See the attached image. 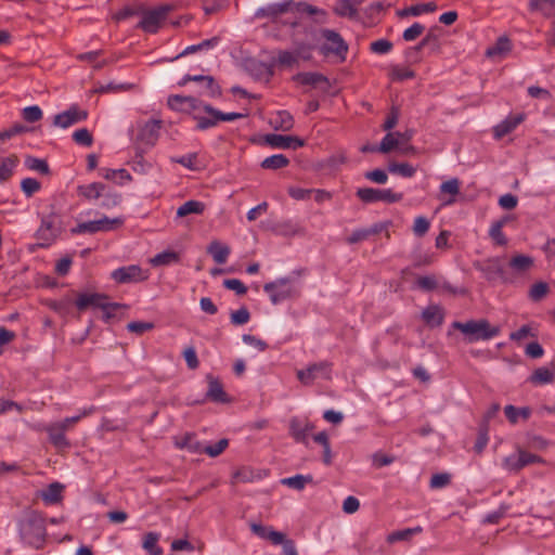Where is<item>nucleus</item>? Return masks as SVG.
Returning a JSON list of instances; mask_svg holds the SVG:
<instances>
[{"instance_id":"29","label":"nucleus","mask_w":555,"mask_h":555,"mask_svg":"<svg viewBox=\"0 0 555 555\" xmlns=\"http://www.w3.org/2000/svg\"><path fill=\"white\" fill-rule=\"evenodd\" d=\"M362 2L363 0H339L334 11L339 16L353 18L358 14V5Z\"/></svg>"},{"instance_id":"11","label":"nucleus","mask_w":555,"mask_h":555,"mask_svg":"<svg viewBox=\"0 0 555 555\" xmlns=\"http://www.w3.org/2000/svg\"><path fill=\"white\" fill-rule=\"evenodd\" d=\"M87 117V111L79 108L77 105H72L68 109L54 116L53 125L66 129L77 122L86 120Z\"/></svg>"},{"instance_id":"23","label":"nucleus","mask_w":555,"mask_h":555,"mask_svg":"<svg viewBox=\"0 0 555 555\" xmlns=\"http://www.w3.org/2000/svg\"><path fill=\"white\" fill-rule=\"evenodd\" d=\"M312 428L311 424L301 422L297 417H293L289 422V434L297 442L307 443L309 431Z\"/></svg>"},{"instance_id":"42","label":"nucleus","mask_w":555,"mask_h":555,"mask_svg":"<svg viewBox=\"0 0 555 555\" xmlns=\"http://www.w3.org/2000/svg\"><path fill=\"white\" fill-rule=\"evenodd\" d=\"M159 540V534L156 532H149L144 535L143 540V548L150 554V555H162L163 550L158 546L157 542Z\"/></svg>"},{"instance_id":"27","label":"nucleus","mask_w":555,"mask_h":555,"mask_svg":"<svg viewBox=\"0 0 555 555\" xmlns=\"http://www.w3.org/2000/svg\"><path fill=\"white\" fill-rule=\"evenodd\" d=\"M63 490L64 486L60 482H52L48 486L47 489L41 491L40 498L43 500V502L48 505L57 504L63 499Z\"/></svg>"},{"instance_id":"34","label":"nucleus","mask_w":555,"mask_h":555,"mask_svg":"<svg viewBox=\"0 0 555 555\" xmlns=\"http://www.w3.org/2000/svg\"><path fill=\"white\" fill-rule=\"evenodd\" d=\"M404 139V134L400 132H388L378 145V152L387 154L398 147L401 140Z\"/></svg>"},{"instance_id":"18","label":"nucleus","mask_w":555,"mask_h":555,"mask_svg":"<svg viewBox=\"0 0 555 555\" xmlns=\"http://www.w3.org/2000/svg\"><path fill=\"white\" fill-rule=\"evenodd\" d=\"M46 433L48 434L49 441L56 449H66L70 446L68 439L65 436L66 430L63 426H60L56 422L51 423L44 427Z\"/></svg>"},{"instance_id":"39","label":"nucleus","mask_w":555,"mask_h":555,"mask_svg":"<svg viewBox=\"0 0 555 555\" xmlns=\"http://www.w3.org/2000/svg\"><path fill=\"white\" fill-rule=\"evenodd\" d=\"M554 371L548 367H539L530 376L529 380L533 385L551 384L554 380Z\"/></svg>"},{"instance_id":"33","label":"nucleus","mask_w":555,"mask_h":555,"mask_svg":"<svg viewBox=\"0 0 555 555\" xmlns=\"http://www.w3.org/2000/svg\"><path fill=\"white\" fill-rule=\"evenodd\" d=\"M511 269L516 273H525L533 267V258L528 255H515L509 260Z\"/></svg>"},{"instance_id":"4","label":"nucleus","mask_w":555,"mask_h":555,"mask_svg":"<svg viewBox=\"0 0 555 555\" xmlns=\"http://www.w3.org/2000/svg\"><path fill=\"white\" fill-rule=\"evenodd\" d=\"M263 291L269 295L273 305L299 296V288L289 278H281L273 282L266 283Z\"/></svg>"},{"instance_id":"3","label":"nucleus","mask_w":555,"mask_h":555,"mask_svg":"<svg viewBox=\"0 0 555 555\" xmlns=\"http://www.w3.org/2000/svg\"><path fill=\"white\" fill-rule=\"evenodd\" d=\"M192 117L196 121L195 129L205 131L216 127L220 121H233L244 118L245 115L242 113H223L212 107L210 104L201 102V108L193 111Z\"/></svg>"},{"instance_id":"14","label":"nucleus","mask_w":555,"mask_h":555,"mask_svg":"<svg viewBox=\"0 0 555 555\" xmlns=\"http://www.w3.org/2000/svg\"><path fill=\"white\" fill-rule=\"evenodd\" d=\"M295 3L292 0H286L281 3H271L267 7L260 8L256 12L257 17H267L271 21H276L283 14L293 11Z\"/></svg>"},{"instance_id":"16","label":"nucleus","mask_w":555,"mask_h":555,"mask_svg":"<svg viewBox=\"0 0 555 555\" xmlns=\"http://www.w3.org/2000/svg\"><path fill=\"white\" fill-rule=\"evenodd\" d=\"M189 81L199 82V83H206L207 85V91L205 92V95L210 98H217L221 95V88L220 86L215 81L214 77L211 76H203V75H185L181 81H179V86H184Z\"/></svg>"},{"instance_id":"31","label":"nucleus","mask_w":555,"mask_h":555,"mask_svg":"<svg viewBox=\"0 0 555 555\" xmlns=\"http://www.w3.org/2000/svg\"><path fill=\"white\" fill-rule=\"evenodd\" d=\"M20 159L17 155L11 154L7 157H0V182L8 181L17 167Z\"/></svg>"},{"instance_id":"49","label":"nucleus","mask_w":555,"mask_h":555,"mask_svg":"<svg viewBox=\"0 0 555 555\" xmlns=\"http://www.w3.org/2000/svg\"><path fill=\"white\" fill-rule=\"evenodd\" d=\"M278 64L284 67H293L299 65L298 53L291 51H281L278 55Z\"/></svg>"},{"instance_id":"58","label":"nucleus","mask_w":555,"mask_h":555,"mask_svg":"<svg viewBox=\"0 0 555 555\" xmlns=\"http://www.w3.org/2000/svg\"><path fill=\"white\" fill-rule=\"evenodd\" d=\"M95 409L93 406L85 409L81 414L76 416L66 417L60 422H56L60 426H63L64 429L67 431L73 425L78 423L82 417L90 415L93 413Z\"/></svg>"},{"instance_id":"63","label":"nucleus","mask_w":555,"mask_h":555,"mask_svg":"<svg viewBox=\"0 0 555 555\" xmlns=\"http://www.w3.org/2000/svg\"><path fill=\"white\" fill-rule=\"evenodd\" d=\"M424 30H425L424 25H422L420 23H414L412 26H410L409 28H406L403 31L402 38L405 41H413L416 38H418L423 34Z\"/></svg>"},{"instance_id":"37","label":"nucleus","mask_w":555,"mask_h":555,"mask_svg":"<svg viewBox=\"0 0 555 555\" xmlns=\"http://www.w3.org/2000/svg\"><path fill=\"white\" fill-rule=\"evenodd\" d=\"M508 220V217H504L501 220H498L494 223H492L489 230V235L495 242L496 245L504 246L507 244V238L505 237L502 229Z\"/></svg>"},{"instance_id":"8","label":"nucleus","mask_w":555,"mask_h":555,"mask_svg":"<svg viewBox=\"0 0 555 555\" xmlns=\"http://www.w3.org/2000/svg\"><path fill=\"white\" fill-rule=\"evenodd\" d=\"M170 7L162 5L153 10H145L143 7L140 8V14L142 16L138 24V28H141L145 33L155 34L166 21Z\"/></svg>"},{"instance_id":"53","label":"nucleus","mask_w":555,"mask_h":555,"mask_svg":"<svg viewBox=\"0 0 555 555\" xmlns=\"http://www.w3.org/2000/svg\"><path fill=\"white\" fill-rule=\"evenodd\" d=\"M230 320L233 325H244L249 322L250 313L246 307H242L231 312Z\"/></svg>"},{"instance_id":"40","label":"nucleus","mask_w":555,"mask_h":555,"mask_svg":"<svg viewBox=\"0 0 555 555\" xmlns=\"http://www.w3.org/2000/svg\"><path fill=\"white\" fill-rule=\"evenodd\" d=\"M436 10H437V4L435 2H427V3H421V4H415V5L405 8L400 12V15L401 16H408V15L417 16V15H421L422 13L435 12Z\"/></svg>"},{"instance_id":"20","label":"nucleus","mask_w":555,"mask_h":555,"mask_svg":"<svg viewBox=\"0 0 555 555\" xmlns=\"http://www.w3.org/2000/svg\"><path fill=\"white\" fill-rule=\"evenodd\" d=\"M168 106L175 111H197L201 108V101L193 96L171 95L168 98Z\"/></svg>"},{"instance_id":"17","label":"nucleus","mask_w":555,"mask_h":555,"mask_svg":"<svg viewBox=\"0 0 555 555\" xmlns=\"http://www.w3.org/2000/svg\"><path fill=\"white\" fill-rule=\"evenodd\" d=\"M105 299H107L105 294L82 293L77 296L75 305L79 311H85L90 307L101 309Z\"/></svg>"},{"instance_id":"45","label":"nucleus","mask_w":555,"mask_h":555,"mask_svg":"<svg viewBox=\"0 0 555 555\" xmlns=\"http://www.w3.org/2000/svg\"><path fill=\"white\" fill-rule=\"evenodd\" d=\"M313 478L311 475H296L293 477L282 479V483L296 490H302L307 483L312 482Z\"/></svg>"},{"instance_id":"35","label":"nucleus","mask_w":555,"mask_h":555,"mask_svg":"<svg viewBox=\"0 0 555 555\" xmlns=\"http://www.w3.org/2000/svg\"><path fill=\"white\" fill-rule=\"evenodd\" d=\"M461 181L457 178H452L448 181L441 183L439 190L441 194H449L452 197L448 201H444V205H451L455 202V196L460 193Z\"/></svg>"},{"instance_id":"59","label":"nucleus","mask_w":555,"mask_h":555,"mask_svg":"<svg viewBox=\"0 0 555 555\" xmlns=\"http://www.w3.org/2000/svg\"><path fill=\"white\" fill-rule=\"evenodd\" d=\"M40 186V182L34 178H25L21 182V189L27 197H30L38 192Z\"/></svg>"},{"instance_id":"28","label":"nucleus","mask_w":555,"mask_h":555,"mask_svg":"<svg viewBox=\"0 0 555 555\" xmlns=\"http://www.w3.org/2000/svg\"><path fill=\"white\" fill-rule=\"evenodd\" d=\"M207 253L212 257L216 263L223 264L227 261L231 249L228 245H224L219 241H212L207 247Z\"/></svg>"},{"instance_id":"64","label":"nucleus","mask_w":555,"mask_h":555,"mask_svg":"<svg viewBox=\"0 0 555 555\" xmlns=\"http://www.w3.org/2000/svg\"><path fill=\"white\" fill-rule=\"evenodd\" d=\"M223 286L227 289L234 291L237 295L243 296L247 293V287L237 279H227L223 281Z\"/></svg>"},{"instance_id":"32","label":"nucleus","mask_w":555,"mask_h":555,"mask_svg":"<svg viewBox=\"0 0 555 555\" xmlns=\"http://www.w3.org/2000/svg\"><path fill=\"white\" fill-rule=\"evenodd\" d=\"M271 126L275 130L288 131L294 127V118L286 111H280L270 119Z\"/></svg>"},{"instance_id":"13","label":"nucleus","mask_w":555,"mask_h":555,"mask_svg":"<svg viewBox=\"0 0 555 555\" xmlns=\"http://www.w3.org/2000/svg\"><path fill=\"white\" fill-rule=\"evenodd\" d=\"M264 142L274 149H299L305 145V141L298 137L269 133L264 137Z\"/></svg>"},{"instance_id":"24","label":"nucleus","mask_w":555,"mask_h":555,"mask_svg":"<svg viewBox=\"0 0 555 555\" xmlns=\"http://www.w3.org/2000/svg\"><path fill=\"white\" fill-rule=\"evenodd\" d=\"M429 48L431 52H438L440 49V40L438 28H431L421 42L411 48L412 53H420L422 49Z\"/></svg>"},{"instance_id":"36","label":"nucleus","mask_w":555,"mask_h":555,"mask_svg":"<svg viewBox=\"0 0 555 555\" xmlns=\"http://www.w3.org/2000/svg\"><path fill=\"white\" fill-rule=\"evenodd\" d=\"M205 210V204L199 201H188L183 203L178 209H177V217L182 218L188 215L194 214V215H202Z\"/></svg>"},{"instance_id":"43","label":"nucleus","mask_w":555,"mask_h":555,"mask_svg":"<svg viewBox=\"0 0 555 555\" xmlns=\"http://www.w3.org/2000/svg\"><path fill=\"white\" fill-rule=\"evenodd\" d=\"M178 261H179V254L176 251H171V250H166V251L159 253L151 259V263L154 267L169 266V264L176 263Z\"/></svg>"},{"instance_id":"10","label":"nucleus","mask_w":555,"mask_h":555,"mask_svg":"<svg viewBox=\"0 0 555 555\" xmlns=\"http://www.w3.org/2000/svg\"><path fill=\"white\" fill-rule=\"evenodd\" d=\"M331 363L323 361L318 363L310 364L306 370H299L297 372V378L304 385H311L312 382L318 377H323L325 379L331 378Z\"/></svg>"},{"instance_id":"52","label":"nucleus","mask_w":555,"mask_h":555,"mask_svg":"<svg viewBox=\"0 0 555 555\" xmlns=\"http://www.w3.org/2000/svg\"><path fill=\"white\" fill-rule=\"evenodd\" d=\"M125 306L121 305V304H118V302H111L107 299H105L104 304H103V307H101V310L103 312L102 314V319L105 321V322H109L113 318L116 317V312L117 310L124 308Z\"/></svg>"},{"instance_id":"1","label":"nucleus","mask_w":555,"mask_h":555,"mask_svg":"<svg viewBox=\"0 0 555 555\" xmlns=\"http://www.w3.org/2000/svg\"><path fill=\"white\" fill-rule=\"evenodd\" d=\"M21 541L35 550L44 547L47 541V528L43 516L34 509L26 511L17 521Z\"/></svg>"},{"instance_id":"30","label":"nucleus","mask_w":555,"mask_h":555,"mask_svg":"<svg viewBox=\"0 0 555 555\" xmlns=\"http://www.w3.org/2000/svg\"><path fill=\"white\" fill-rule=\"evenodd\" d=\"M106 185L101 182H93L90 184L79 185L77 188L78 195L83 196L86 199H99L104 194Z\"/></svg>"},{"instance_id":"12","label":"nucleus","mask_w":555,"mask_h":555,"mask_svg":"<svg viewBox=\"0 0 555 555\" xmlns=\"http://www.w3.org/2000/svg\"><path fill=\"white\" fill-rule=\"evenodd\" d=\"M111 278L119 284H127L144 281L147 279V275L144 274L139 266L131 264L114 270L111 273Z\"/></svg>"},{"instance_id":"57","label":"nucleus","mask_w":555,"mask_h":555,"mask_svg":"<svg viewBox=\"0 0 555 555\" xmlns=\"http://www.w3.org/2000/svg\"><path fill=\"white\" fill-rule=\"evenodd\" d=\"M390 76L392 80L403 81L414 78L415 73L408 67L393 66Z\"/></svg>"},{"instance_id":"25","label":"nucleus","mask_w":555,"mask_h":555,"mask_svg":"<svg viewBox=\"0 0 555 555\" xmlns=\"http://www.w3.org/2000/svg\"><path fill=\"white\" fill-rule=\"evenodd\" d=\"M175 446L196 454H202L204 450L202 442H199L192 433H186L182 437L176 438Z\"/></svg>"},{"instance_id":"7","label":"nucleus","mask_w":555,"mask_h":555,"mask_svg":"<svg viewBox=\"0 0 555 555\" xmlns=\"http://www.w3.org/2000/svg\"><path fill=\"white\" fill-rule=\"evenodd\" d=\"M124 223V218H108L106 216L102 217L98 220H91L78 223L76 227L70 229L72 234H94L98 232H108L121 227Z\"/></svg>"},{"instance_id":"26","label":"nucleus","mask_w":555,"mask_h":555,"mask_svg":"<svg viewBox=\"0 0 555 555\" xmlns=\"http://www.w3.org/2000/svg\"><path fill=\"white\" fill-rule=\"evenodd\" d=\"M424 322L430 327H438L443 323V309L437 305H430L422 312Z\"/></svg>"},{"instance_id":"48","label":"nucleus","mask_w":555,"mask_h":555,"mask_svg":"<svg viewBox=\"0 0 555 555\" xmlns=\"http://www.w3.org/2000/svg\"><path fill=\"white\" fill-rule=\"evenodd\" d=\"M233 477L240 482H251L255 479L261 478V475L250 467H242L234 473Z\"/></svg>"},{"instance_id":"47","label":"nucleus","mask_w":555,"mask_h":555,"mask_svg":"<svg viewBox=\"0 0 555 555\" xmlns=\"http://www.w3.org/2000/svg\"><path fill=\"white\" fill-rule=\"evenodd\" d=\"M502 466L505 470L511 473H517L524 468L522 459L520 455V451L518 450V454H513L504 457L502 462Z\"/></svg>"},{"instance_id":"9","label":"nucleus","mask_w":555,"mask_h":555,"mask_svg":"<svg viewBox=\"0 0 555 555\" xmlns=\"http://www.w3.org/2000/svg\"><path fill=\"white\" fill-rule=\"evenodd\" d=\"M356 195L360 201L366 204L376 202L392 204L403 198L402 193H396L391 189L360 188L357 190Z\"/></svg>"},{"instance_id":"38","label":"nucleus","mask_w":555,"mask_h":555,"mask_svg":"<svg viewBox=\"0 0 555 555\" xmlns=\"http://www.w3.org/2000/svg\"><path fill=\"white\" fill-rule=\"evenodd\" d=\"M512 49L511 41L507 37H500L496 42L489 47L486 51V55L489 57L502 56L509 52Z\"/></svg>"},{"instance_id":"62","label":"nucleus","mask_w":555,"mask_h":555,"mask_svg":"<svg viewBox=\"0 0 555 555\" xmlns=\"http://www.w3.org/2000/svg\"><path fill=\"white\" fill-rule=\"evenodd\" d=\"M429 227H430V223H429L428 219L424 216H418L414 220L413 233L416 236L422 237L428 232Z\"/></svg>"},{"instance_id":"56","label":"nucleus","mask_w":555,"mask_h":555,"mask_svg":"<svg viewBox=\"0 0 555 555\" xmlns=\"http://www.w3.org/2000/svg\"><path fill=\"white\" fill-rule=\"evenodd\" d=\"M73 140L82 146H90L93 143V138L87 128H81L73 133Z\"/></svg>"},{"instance_id":"50","label":"nucleus","mask_w":555,"mask_h":555,"mask_svg":"<svg viewBox=\"0 0 555 555\" xmlns=\"http://www.w3.org/2000/svg\"><path fill=\"white\" fill-rule=\"evenodd\" d=\"M25 165L28 169L38 171L42 175L49 173V165L44 159H40L33 156H27L25 159Z\"/></svg>"},{"instance_id":"61","label":"nucleus","mask_w":555,"mask_h":555,"mask_svg":"<svg viewBox=\"0 0 555 555\" xmlns=\"http://www.w3.org/2000/svg\"><path fill=\"white\" fill-rule=\"evenodd\" d=\"M22 116L27 122H36L42 118V111L38 105L27 106L23 109Z\"/></svg>"},{"instance_id":"51","label":"nucleus","mask_w":555,"mask_h":555,"mask_svg":"<svg viewBox=\"0 0 555 555\" xmlns=\"http://www.w3.org/2000/svg\"><path fill=\"white\" fill-rule=\"evenodd\" d=\"M388 169L391 173H398L405 178H411L416 172V169L408 163H393L389 165Z\"/></svg>"},{"instance_id":"46","label":"nucleus","mask_w":555,"mask_h":555,"mask_svg":"<svg viewBox=\"0 0 555 555\" xmlns=\"http://www.w3.org/2000/svg\"><path fill=\"white\" fill-rule=\"evenodd\" d=\"M100 175L106 179V180H114L116 181L117 179H119L120 183H122V181H130L131 180V176L130 173L126 170V169H107V168H103L100 170Z\"/></svg>"},{"instance_id":"6","label":"nucleus","mask_w":555,"mask_h":555,"mask_svg":"<svg viewBox=\"0 0 555 555\" xmlns=\"http://www.w3.org/2000/svg\"><path fill=\"white\" fill-rule=\"evenodd\" d=\"M62 232L60 218L50 214L41 219V224L36 232V238L40 247L51 246Z\"/></svg>"},{"instance_id":"60","label":"nucleus","mask_w":555,"mask_h":555,"mask_svg":"<svg viewBox=\"0 0 555 555\" xmlns=\"http://www.w3.org/2000/svg\"><path fill=\"white\" fill-rule=\"evenodd\" d=\"M102 202L100 204L101 207L111 208L120 204L121 195L116 192L104 191V194L101 196Z\"/></svg>"},{"instance_id":"55","label":"nucleus","mask_w":555,"mask_h":555,"mask_svg":"<svg viewBox=\"0 0 555 555\" xmlns=\"http://www.w3.org/2000/svg\"><path fill=\"white\" fill-rule=\"evenodd\" d=\"M451 482V475L449 473H438L434 474L429 481V487L431 489H442L449 486Z\"/></svg>"},{"instance_id":"5","label":"nucleus","mask_w":555,"mask_h":555,"mask_svg":"<svg viewBox=\"0 0 555 555\" xmlns=\"http://www.w3.org/2000/svg\"><path fill=\"white\" fill-rule=\"evenodd\" d=\"M324 43L320 47V53L324 56L335 55L339 62H345L348 53V44L344 38L333 29H321Z\"/></svg>"},{"instance_id":"21","label":"nucleus","mask_w":555,"mask_h":555,"mask_svg":"<svg viewBox=\"0 0 555 555\" xmlns=\"http://www.w3.org/2000/svg\"><path fill=\"white\" fill-rule=\"evenodd\" d=\"M293 80L302 85V86H310L312 88H317L320 85H325V87H328V78L320 73H298L293 77Z\"/></svg>"},{"instance_id":"19","label":"nucleus","mask_w":555,"mask_h":555,"mask_svg":"<svg viewBox=\"0 0 555 555\" xmlns=\"http://www.w3.org/2000/svg\"><path fill=\"white\" fill-rule=\"evenodd\" d=\"M208 382V389L206 392L207 399L214 402L225 403L229 401L227 392L220 380L211 374L206 376Z\"/></svg>"},{"instance_id":"2","label":"nucleus","mask_w":555,"mask_h":555,"mask_svg":"<svg viewBox=\"0 0 555 555\" xmlns=\"http://www.w3.org/2000/svg\"><path fill=\"white\" fill-rule=\"evenodd\" d=\"M451 326L459 330L465 336L467 343L489 340L500 333V328L491 326L486 319L469 320L467 322L454 321Z\"/></svg>"},{"instance_id":"15","label":"nucleus","mask_w":555,"mask_h":555,"mask_svg":"<svg viewBox=\"0 0 555 555\" xmlns=\"http://www.w3.org/2000/svg\"><path fill=\"white\" fill-rule=\"evenodd\" d=\"M162 128V120L152 119L146 121L138 133V141L141 143L153 146L159 137Z\"/></svg>"},{"instance_id":"41","label":"nucleus","mask_w":555,"mask_h":555,"mask_svg":"<svg viewBox=\"0 0 555 555\" xmlns=\"http://www.w3.org/2000/svg\"><path fill=\"white\" fill-rule=\"evenodd\" d=\"M289 159L283 154H275L264 158L261 162L263 169L276 170L288 166Z\"/></svg>"},{"instance_id":"54","label":"nucleus","mask_w":555,"mask_h":555,"mask_svg":"<svg viewBox=\"0 0 555 555\" xmlns=\"http://www.w3.org/2000/svg\"><path fill=\"white\" fill-rule=\"evenodd\" d=\"M229 446V440L223 438L220 439L218 442L211 446H204L203 453L209 455L210 457H217L220 455Z\"/></svg>"},{"instance_id":"22","label":"nucleus","mask_w":555,"mask_h":555,"mask_svg":"<svg viewBox=\"0 0 555 555\" xmlns=\"http://www.w3.org/2000/svg\"><path fill=\"white\" fill-rule=\"evenodd\" d=\"M524 114L511 115L506 117L503 121L494 127L493 131L495 138L501 139L511 133L518 125L524 121Z\"/></svg>"},{"instance_id":"44","label":"nucleus","mask_w":555,"mask_h":555,"mask_svg":"<svg viewBox=\"0 0 555 555\" xmlns=\"http://www.w3.org/2000/svg\"><path fill=\"white\" fill-rule=\"evenodd\" d=\"M550 293V286L546 282H537L534 283L529 292H528V297L530 298V300L534 301V302H538L540 300H542L544 297H546V295Z\"/></svg>"}]
</instances>
